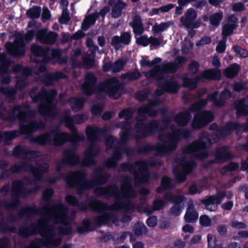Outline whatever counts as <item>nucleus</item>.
Here are the masks:
<instances>
[{"label": "nucleus", "mask_w": 248, "mask_h": 248, "mask_svg": "<svg viewBox=\"0 0 248 248\" xmlns=\"http://www.w3.org/2000/svg\"><path fill=\"white\" fill-rule=\"evenodd\" d=\"M133 232L135 235L137 236H140L143 234H146L148 232V229L144 223H137L134 226Z\"/></svg>", "instance_id": "5fc2aeb1"}, {"label": "nucleus", "mask_w": 248, "mask_h": 248, "mask_svg": "<svg viewBox=\"0 0 248 248\" xmlns=\"http://www.w3.org/2000/svg\"><path fill=\"white\" fill-rule=\"evenodd\" d=\"M221 78V72L219 69L210 68L204 70L200 76L194 78L185 77L183 79V86L190 90L197 88L198 83L204 79L219 80Z\"/></svg>", "instance_id": "4468645a"}, {"label": "nucleus", "mask_w": 248, "mask_h": 248, "mask_svg": "<svg viewBox=\"0 0 248 248\" xmlns=\"http://www.w3.org/2000/svg\"><path fill=\"white\" fill-rule=\"evenodd\" d=\"M5 47L8 54L13 58H19L25 55V45L22 40H16L14 43L8 42Z\"/></svg>", "instance_id": "aec40b11"}, {"label": "nucleus", "mask_w": 248, "mask_h": 248, "mask_svg": "<svg viewBox=\"0 0 248 248\" xmlns=\"http://www.w3.org/2000/svg\"><path fill=\"white\" fill-rule=\"evenodd\" d=\"M215 118L213 112L209 110L200 111L196 113L191 123L192 129L199 130L208 125Z\"/></svg>", "instance_id": "f3484780"}, {"label": "nucleus", "mask_w": 248, "mask_h": 248, "mask_svg": "<svg viewBox=\"0 0 248 248\" xmlns=\"http://www.w3.org/2000/svg\"><path fill=\"white\" fill-rule=\"evenodd\" d=\"M41 8L40 6H34L26 12L27 16L31 19L38 18L41 15Z\"/></svg>", "instance_id": "864d4df0"}, {"label": "nucleus", "mask_w": 248, "mask_h": 248, "mask_svg": "<svg viewBox=\"0 0 248 248\" xmlns=\"http://www.w3.org/2000/svg\"><path fill=\"white\" fill-rule=\"evenodd\" d=\"M239 71L240 65L234 63L224 69V75L227 78L232 79L238 76Z\"/></svg>", "instance_id": "58836bf2"}, {"label": "nucleus", "mask_w": 248, "mask_h": 248, "mask_svg": "<svg viewBox=\"0 0 248 248\" xmlns=\"http://www.w3.org/2000/svg\"><path fill=\"white\" fill-rule=\"evenodd\" d=\"M131 39V35L129 32H123L120 36L115 35L111 38V45L117 49V46L121 43L124 45H129Z\"/></svg>", "instance_id": "72a5a7b5"}, {"label": "nucleus", "mask_w": 248, "mask_h": 248, "mask_svg": "<svg viewBox=\"0 0 248 248\" xmlns=\"http://www.w3.org/2000/svg\"><path fill=\"white\" fill-rule=\"evenodd\" d=\"M45 238H42L44 247L50 246H59L62 243V238L56 237V235H45Z\"/></svg>", "instance_id": "e433bc0d"}, {"label": "nucleus", "mask_w": 248, "mask_h": 248, "mask_svg": "<svg viewBox=\"0 0 248 248\" xmlns=\"http://www.w3.org/2000/svg\"><path fill=\"white\" fill-rule=\"evenodd\" d=\"M66 75L61 71H57L46 75L43 79V81L46 84H50L52 81H57L59 79L64 78Z\"/></svg>", "instance_id": "49530a36"}, {"label": "nucleus", "mask_w": 248, "mask_h": 248, "mask_svg": "<svg viewBox=\"0 0 248 248\" xmlns=\"http://www.w3.org/2000/svg\"><path fill=\"white\" fill-rule=\"evenodd\" d=\"M0 74L7 73L12 61L7 58L6 53L3 52L0 53Z\"/></svg>", "instance_id": "37998d69"}, {"label": "nucleus", "mask_w": 248, "mask_h": 248, "mask_svg": "<svg viewBox=\"0 0 248 248\" xmlns=\"http://www.w3.org/2000/svg\"><path fill=\"white\" fill-rule=\"evenodd\" d=\"M49 205L44 212L51 209L57 213V215L43 219L41 222L32 223L28 226H22L18 229V235L22 238H26L38 233L42 236L45 235H56L55 228L52 225L47 224L50 219L53 220L55 224H62L64 227L60 226L57 230L60 235L66 236L73 234L72 228L68 222L67 213L68 207L62 202H59L52 205ZM41 214V213H40Z\"/></svg>", "instance_id": "f257e3e1"}, {"label": "nucleus", "mask_w": 248, "mask_h": 248, "mask_svg": "<svg viewBox=\"0 0 248 248\" xmlns=\"http://www.w3.org/2000/svg\"><path fill=\"white\" fill-rule=\"evenodd\" d=\"M58 37L57 33L49 31L47 32V30L43 29L39 30L36 35V40L42 44L53 45L57 41Z\"/></svg>", "instance_id": "393cba45"}, {"label": "nucleus", "mask_w": 248, "mask_h": 248, "mask_svg": "<svg viewBox=\"0 0 248 248\" xmlns=\"http://www.w3.org/2000/svg\"><path fill=\"white\" fill-rule=\"evenodd\" d=\"M169 22H161L159 25H155L153 27V31L154 33L164 31L170 26Z\"/></svg>", "instance_id": "338daca9"}, {"label": "nucleus", "mask_w": 248, "mask_h": 248, "mask_svg": "<svg viewBox=\"0 0 248 248\" xmlns=\"http://www.w3.org/2000/svg\"><path fill=\"white\" fill-rule=\"evenodd\" d=\"M200 67L198 62L192 60L188 65V70L192 75H196L199 70Z\"/></svg>", "instance_id": "69168bd1"}, {"label": "nucleus", "mask_w": 248, "mask_h": 248, "mask_svg": "<svg viewBox=\"0 0 248 248\" xmlns=\"http://www.w3.org/2000/svg\"><path fill=\"white\" fill-rule=\"evenodd\" d=\"M223 17V14L222 12L215 13L209 16L210 24L215 26L217 27Z\"/></svg>", "instance_id": "6e6d98bb"}, {"label": "nucleus", "mask_w": 248, "mask_h": 248, "mask_svg": "<svg viewBox=\"0 0 248 248\" xmlns=\"http://www.w3.org/2000/svg\"><path fill=\"white\" fill-rule=\"evenodd\" d=\"M61 122L65 124L66 127L70 129L72 134L66 132H61L59 126L56 125L58 128V133L55 137L56 143L62 146L68 142L77 143L82 140L81 136L78 134V129L75 126L73 121L71 119L70 110H64Z\"/></svg>", "instance_id": "9b49d317"}, {"label": "nucleus", "mask_w": 248, "mask_h": 248, "mask_svg": "<svg viewBox=\"0 0 248 248\" xmlns=\"http://www.w3.org/2000/svg\"><path fill=\"white\" fill-rule=\"evenodd\" d=\"M112 155L111 157L104 161V167L110 169L115 168L118 165V161L122 158V152L120 148L112 146Z\"/></svg>", "instance_id": "c756f323"}, {"label": "nucleus", "mask_w": 248, "mask_h": 248, "mask_svg": "<svg viewBox=\"0 0 248 248\" xmlns=\"http://www.w3.org/2000/svg\"><path fill=\"white\" fill-rule=\"evenodd\" d=\"M172 187V179L168 176H164L161 180L160 186L156 188V192L161 194L166 190L170 189Z\"/></svg>", "instance_id": "c03bdc74"}, {"label": "nucleus", "mask_w": 248, "mask_h": 248, "mask_svg": "<svg viewBox=\"0 0 248 248\" xmlns=\"http://www.w3.org/2000/svg\"><path fill=\"white\" fill-rule=\"evenodd\" d=\"M54 194V190L52 188L46 189L42 195V199L47 203L52 202V197Z\"/></svg>", "instance_id": "e2e57ef3"}, {"label": "nucleus", "mask_w": 248, "mask_h": 248, "mask_svg": "<svg viewBox=\"0 0 248 248\" xmlns=\"http://www.w3.org/2000/svg\"><path fill=\"white\" fill-rule=\"evenodd\" d=\"M30 50L31 54L35 57L42 58V62H50L49 55L50 54L51 49L49 47L33 44L31 46Z\"/></svg>", "instance_id": "a878e982"}, {"label": "nucleus", "mask_w": 248, "mask_h": 248, "mask_svg": "<svg viewBox=\"0 0 248 248\" xmlns=\"http://www.w3.org/2000/svg\"><path fill=\"white\" fill-rule=\"evenodd\" d=\"M226 196L225 191H219L217 195H210L202 199L201 202L205 206L206 210L210 212L215 211L217 209V205L220 204Z\"/></svg>", "instance_id": "5701e85b"}, {"label": "nucleus", "mask_w": 248, "mask_h": 248, "mask_svg": "<svg viewBox=\"0 0 248 248\" xmlns=\"http://www.w3.org/2000/svg\"><path fill=\"white\" fill-rule=\"evenodd\" d=\"M65 201L69 205L77 207L82 212H86L89 208L94 212L101 213L93 218L94 223L98 227L108 225L110 221L115 223L118 221V217L111 212H103L108 208L107 203L95 197H91L85 202H81L78 198L71 194L65 197Z\"/></svg>", "instance_id": "7ed1b4c3"}, {"label": "nucleus", "mask_w": 248, "mask_h": 248, "mask_svg": "<svg viewBox=\"0 0 248 248\" xmlns=\"http://www.w3.org/2000/svg\"><path fill=\"white\" fill-rule=\"evenodd\" d=\"M98 151H93L88 149L84 153V159L80 160L76 148H69L63 152L62 162L66 164V166L73 167L78 165L85 167H89L96 164L95 158L98 156Z\"/></svg>", "instance_id": "6e6552de"}, {"label": "nucleus", "mask_w": 248, "mask_h": 248, "mask_svg": "<svg viewBox=\"0 0 248 248\" xmlns=\"http://www.w3.org/2000/svg\"><path fill=\"white\" fill-rule=\"evenodd\" d=\"M22 108L21 105L15 106L12 110L13 113L9 115L5 119L11 120L17 118L20 122H25L28 119L35 116V112L34 110H23Z\"/></svg>", "instance_id": "412c9836"}, {"label": "nucleus", "mask_w": 248, "mask_h": 248, "mask_svg": "<svg viewBox=\"0 0 248 248\" xmlns=\"http://www.w3.org/2000/svg\"><path fill=\"white\" fill-rule=\"evenodd\" d=\"M197 17V13L194 9L191 8L187 10L185 16H182L181 17L180 21L186 27L189 26L192 21L196 20Z\"/></svg>", "instance_id": "c9c22d12"}, {"label": "nucleus", "mask_w": 248, "mask_h": 248, "mask_svg": "<svg viewBox=\"0 0 248 248\" xmlns=\"http://www.w3.org/2000/svg\"><path fill=\"white\" fill-rule=\"evenodd\" d=\"M127 6V3L122 0H117L112 8V16L115 18L120 17L122 16L123 10Z\"/></svg>", "instance_id": "79ce46f5"}, {"label": "nucleus", "mask_w": 248, "mask_h": 248, "mask_svg": "<svg viewBox=\"0 0 248 248\" xmlns=\"http://www.w3.org/2000/svg\"><path fill=\"white\" fill-rule=\"evenodd\" d=\"M156 164V161L154 159L147 161L142 159L132 163L125 162L120 164L118 171L132 173L136 186L149 184L150 183L151 173L148 168L154 167Z\"/></svg>", "instance_id": "39448f33"}, {"label": "nucleus", "mask_w": 248, "mask_h": 248, "mask_svg": "<svg viewBox=\"0 0 248 248\" xmlns=\"http://www.w3.org/2000/svg\"><path fill=\"white\" fill-rule=\"evenodd\" d=\"M160 103L159 99L149 100L147 104L138 108L137 113L139 115L146 114L151 118L156 117L159 114L162 115L161 122L163 126H160L158 120L156 119L152 120L145 124L143 122L146 120L147 117L145 115H140V118L138 119V122L134 126V131L136 133L134 138L136 140L151 137L157 132L169 129L172 119L170 117L166 116L169 111L168 107L164 106L157 109L152 108L159 105Z\"/></svg>", "instance_id": "f03ea898"}, {"label": "nucleus", "mask_w": 248, "mask_h": 248, "mask_svg": "<svg viewBox=\"0 0 248 248\" xmlns=\"http://www.w3.org/2000/svg\"><path fill=\"white\" fill-rule=\"evenodd\" d=\"M57 94L58 92L54 89L47 91L45 88L42 87L41 93L33 97L31 96L32 102L35 103H37L45 98L48 99V100L41 102L37 106L38 112L40 115L46 117L50 120H53L57 116L59 111L54 103Z\"/></svg>", "instance_id": "0eeeda50"}, {"label": "nucleus", "mask_w": 248, "mask_h": 248, "mask_svg": "<svg viewBox=\"0 0 248 248\" xmlns=\"http://www.w3.org/2000/svg\"><path fill=\"white\" fill-rule=\"evenodd\" d=\"M8 155L15 158L28 160L37 158L40 156L39 151L30 150L27 146L20 144L16 145L13 148L12 153Z\"/></svg>", "instance_id": "6ab92c4d"}, {"label": "nucleus", "mask_w": 248, "mask_h": 248, "mask_svg": "<svg viewBox=\"0 0 248 248\" xmlns=\"http://www.w3.org/2000/svg\"><path fill=\"white\" fill-rule=\"evenodd\" d=\"M118 186L115 184H110L106 186H100L96 187L94 192L97 197L103 196L106 198H109L114 197L115 202L110 206H108V210H116L117 211H124L128 212L129 211H133L135 209L136 205L135 203L131 201H123V199L133 198L132 197H124L120 196L117 197ZM107 210L103 212H107Z\"/></svg>", "instance_id": "423d86ee"}, {"label": "nucleus", "mask_w": 248, "mask_h": 248, "mask_svg": "<svg viewBox=\"0 0 248 248\" xmlns=\"http://www.w3.org/2000/svg\"><path fill=\"white\" fill-rule=\"evenodd\" d=\"M48 207H49V205H45L42 207H37L35 204L27 205L21 208L18 212L17 216L11 215L10 216V219L12 221H15L17 219V218H22L25 216L39 214L44 212Z\"/></svg>", "instance_id": "4be33fe9"}, {"label": "nucleus", "mask_w": 248, "mask_h": 248, "mask_svg": "<svg viewBox=\"0 0 248 248\" xmlns=\"http://www.w3.org/2000/svg\"><path fill=\"white\" fill-rule=\"evenodd\" d=\"M192 118L189 110L185 109L177 113L174 118V121L179 126H186L190 122Z\"/></svg>", "instance_id": "2f4dec72"}, {"label": "nucleus", "mask_w": 248, "mask_h": 248, "mask_svg": "<svg viewBox=\"0 0 248 248\" xmlns=\"http://www.w3.org/2000/svg\"><path fill=\"white\" fill-rule=\"evenodd\" d=\"M214 157L219 163H224L234 158V155L229 151L228 146H223L215 150Z\"/></svg>", "instance_id": "c85d7f7f"}, {"label": "nucleus", "mask_w": 248, "mask_h": 248, "mask_svg": "<svg viewBox=\"0 0 248 248\" xmlns=\"http://www.w3.org/2000/svg\"><path fill=\"white\" fill-rule=\"evenodd\" d=\"M124 88V84L117 78L112 77L107 79L98 86V92L105 93L109 97L117 100L122 93L121 90Z\"/></svg>", "instance_id": "2eb2a0df"}, {"label": "nucleus", "mask_w": 248, "mask_h": 248, "mask_svg": "<svg viewBox=\"0 0 248 248\" xmlns=\"http://www.w3.org/2000/svg\"><path fill=\"white\" fill-rule=\"evenodd\" d=\"M198 216L194 205L191 204L188 205L184 217L186 222L194 223L198 219Z\"/></svg>", "instance_id": "ea45409f"}, {"label": "nucleus", "mask_w": 248, "mask_h": 248, "mask_svg": "<svg viewBox=\"0 0 248 248\" xmlns=\"http://www.w3.org/2000/svg\"><path fill=\"white\" fill-rule=\"evenodd\" d=\"M38 186L27 189L22 180H16L13 181L11 187V201L0 200V206L7 210H15L20 204V197L26 198L29 195L35 193L38 190Z\"/></svg>", "instance_id": "1a4fd4ad"}, {"label": "nucleus", "mask_w": 248, "mask_h": 248, "mask_svg": "<svg viewBox=\"0 0 248 248\" xmlns=\"http://www.w3.org/2000/svg\"><path fill=\"white\" fill-rule=\"evenodd\" d=\"M43 247L44 246L42 241V238H35L31 240L28 245L23 248H41Z\"/></svg>", "instance_id": "680f3d73"}, {"label": "nucleus", "mask_w": 248, "mask_h": 248, "mask_svg": "<svg viewBox=\"0 0 248 248\" xmlns=\"http://www.w3.org/2000/svg\"><path fill=\"white\" fill-rule=\"evenodd\" d=\"M130 25L133 28V31L135 34L141 35L143 32V25L140 16L136 15L133 19L132 23Z\"/></svg>", "instance_id": "4c0bfd02"}, {"label": "nucleus", "mask_w": 248, "mask_h": 248, "mask_svg": "<svg viewBox=\"0 0 248 248\" xmlns=\"http://www.w3.org/2000/svg\"><path fill=\"white\" fill-rule=\"evenodd\" d=\"M127 61L126 60L118 59L112 62L113 69L112 73H116L121 72L124 65L126 64Z\"/></svg>", "instance_id": "bf43d9fd"}, {"label": "nucleus", "mask_w": 248, "mask_h": 248, "mask_svg": "<svg viewBox=\"0 0 248 248\" xmlns=\"http://www.w3.org/2000/svg\"><path fill=\"white\" fill-rule=\"evenodd\" d=\"M237 27V24H226L222 27V35L223 40L226 41L227 38L231 35L234 30Z\"/></svg>", "instance_id": "8fccbe9b"}, {"label": "nucleus", "mask_w": 248, "mask_h": 248, "mask_svg": "<svg viewBox=\"0 0 248 248\" xmlns=\"http://www.w3.org/2000/svg\"><path fill=\"white\" fill-rule=\"evenodd\" d=\"M201 140H196L192 144L186 146L183 149V153H189L192 151H202L198 154L199 158L207 157L208 154L204 151L205 149L211 146L214 143L218 141L217 136L216 134H211L207 131H202L199 136Z\"/></svg>", "instance_id": "f8f14e48"}, {"label": "nucleus", "mask_w": 248, "mask_h": 248, "mask_svg": "<svg viewBox=\"0 0 248 248\" xmlns=\"http://www.w3.org/2000/svg\"><path fill=\"white\" fill-rule=\"evenodd\" d=\"M49 170V165L47 163H41L38 166L22 161L19 164L12 165L9 171L12 174H17L22 171L29 172L33 175L32 180L34 182H40L44 177V174Z\"/></svg>", "instance_id": "ddd939ff"}, {"label": "nucleus", "mask_w": 248, "mask_h": 248, "mask_svg": "<svg viewBox=\"0 0 248 248\" xmlns=\"http://www.w3.org/2000/svg\"><path fill=\"white\" fill-rule=\"evenodd\" d=\"M208 246L210 248H222L221 243H218L216 238L211 234L207 235Z\"/></svg>", "instance_id": "052dcab7"}, {"label": "nucleus", "mask_w": 248, "mask_h": 248, "mask_svg": "<svg viewBox=\"0 0 248 248\" xmlns=\"http://www.w3.org/2000/svg\"><path fill=\"white\" fill-rule=\"evenodd\" d=\"M87 177L86 171L78 170L70 172L65 177L64 181L69 187L75 188L77 194L81 195L96 186L93 178L88 180Z\"/></svg>", "instance_id": "9d476101"}, {"label": "nucleus", "mask_w": 248, "mask_h": 248, "mask_svg": "<svg viewBox=\"0 0 248 248\" xmlns=\"http://www.w3.org/2000/svg\"><path fill=\"white\" fill-rule=\"evenodd\" d=\"M234 109L236 110L237 118L248 116V105L244 99H241L234 103Z\"/></svg>", "instance_id": "f704fd0d"}, {"label": "nucleus", "mask_w": 248, "mask_h": 248, "mask_svg": "<svg viewBox=\"0 0 248 248\" xmlns=\"http://www.w3.org/2000/svg\"><path fill=\"white\" fill-rule=\"evenodd\" d=\"M93 179L96 186L105 185L111 175L108 172H104L101 167H97L93 170Z\"/></svg>", "instance_id": "cd10ccee"}, {"label": "nucleus", "mask_w": 248, "mask_h": 248, "mask_svg": "<svg viewBox=\"0 0 248 248\" xmlns=\"http://www.w3.org/2000/svg\"><path fill=\"white\" fill-rule=\"evenodd\" d=\"M122 183L124 185V190H119L118 188L117 197L122 196L124 197H132L136 198L137 196V192L133 188L131 183V179L128 176H125L122 179Z\"/></svg>", "instance_id": "bb28decb"}, {"label": "nucleus", "mask_w": 248, "mask_h": 248, "mask_svg": "<svg viewBox=\"0 0 248 248\" xmlns=\"http://www.w3.org/2000/svg\"><path fill=\"white\" fill-rule=\"evenodd\" d=\"M179 166L182 171L188 175L193 170L196 166V163L193 161H186L185 158H182L179 163Z\"/></svg>", "instance_id": "a18cd8bd"}, {"label": "nucleus", "mask_w": 248, "mask_h": 248, "mask_svg": "<svg viewBox=\"0 0 248 248\" xmlns=\"http://www.w3.org/2000/svg\"><path fill=\"white\" fill-rule=\"evenodd\" d=\"M134 112L135 109L132 107L124 108L119 112L118 117L120 119L129 121L133 118Z\"/></svg>", "instance_id": "09e8293b"}, {"label": "nucleus", "mask_w": 248, "mask_h": 248, "mask_svg": "<svg viewBox=\"0 0 248 248\" xmlns=\"http://www.w3.org/2000/svg\"><path fill=\"white\" fill-rule=\"evenodd\" d=\"M179 66H176L172 62L162 64L160 70L166 74H173L178 70Z\"/></svg>", "instance_id": "603ef678"}, {"label": "nucleus", "mask_w": 248, "mask_h": 248, "mask_svg": "<svg viewBox=\"0 0 248 248\" xmlns=\"http://www.w3.org/2000/svg\"><path fill=\"white\" fill-rule=\"evenodd\" d=\"M140 76V72L137 71L124 73L122 74L121 78L123 79H127L128 81H133L139 79Z\"/></svg>", "instance_id": "4d7b16f0"}, {"label": "nucleus", "mask_w": 248, "mask_h": 248, "mask_svg": "<svg viewBox=\"0 0 248 248\" xmlns=\"http://www.w3.org/2000/svg\"><path fill=\"white\" fill-rule=\"evenodd\" d=\"M58 133V128L55 126L49 131L38 135L36 136H31L30 141L33 143H36L42 146H45L49 143H52L56 147H59L61 145L56 143L55 137Z\"/></svg>", "instance_id": "dca6fc26"}, {"label": "nucleus", "mask_w": 248, "mask_h": 248, "mask_svg": "<svg viewBox=\"0 0 248 248\" xmlns=\"http://www.w3.org/2000/svg\"><path fill=\"white\" fill-rule=\"evenodd\" d=\"M108 129L106 127L102 128L99 127L89 126L86 129V134L88 140L91 142H94L98 140L99 135L101 133H106Z\"/></svg>", "instance_id": "7c9ffc66"}, {"label": "nucleus", "mask_w": 248, "mask_h": 248, "mask_svg": "<svg viewBox=\"0 0 248 248\" xmlns=\"http://www.w3.org/2000/svg\"><path fill=\"white\" fill-rule=\"evenodd\" d=\"M160 79L164 80V83L162 85V89L165 92L170 93H176L178 92L179 88V84L178 81L173 78H171L169 80L164 78L161 77Z\"/></svg>", "instance_id": "473e14b6"}, {"label": "nucleus", "mask_w": 248, "mask_h": 248, "mask_svg": "<svg viewBox=\"0 0 248 248\" xmlns=\"http://www.w3.org/2000/svg\"><path fill=\"white\" fill-rule=\"evenodd\" d=\"M98 78L92 72H89L84 76V80L81 86V89L87 96H90L95 93L96 91H98L97 83Z\"/></svg>", "instance_id": "a211bd4d"}, {"label": "nucleus", "mask_w": 248, "mask_h": 248, "mask_svg": "<svg viewBox=\"0 0 248 248\" xmlns=\"http://www.w3.org/2000/svg\"><path fill=\"white\" fill-rule=\"evenodd\" d=\"M172 171L174 178L178 183H183L186 180V174L178 167H173Z\"/></svg>", "instance_id": "3c124183"}, {"label": "nucleus", "mask_w": 248, "mask_h": 248, "mask_svg": "<svg viewBox=\"0 0 248 248\" xmlns=\"http://www.w3.org/2000/svg\"><path fill=\"white\" fill-rule=\"evenodd\" d=\"M0 93L7 97H12L16 93V91L12 87H4L0 86Z\"/></svg>", "instance_id": "0e129e2a"}, {"label": "nucleus", "mask_w": 248, "mask_h": 248, "mask_svg": "<svg viewBox=\"0 0 248 248\" xmlns=\"http://www.w3.org/2000/svg\"><path fill=\"white\" fill-rule=\"evenodd\" d=\"M163 198L167 201L173 202L174 205L170 209V213L175 216H179L181 213V203L184 201V196L176 195L171 193H166Z\"/></svg>", "instance_id": "b1692460"}, {"label": "nucleus", "mask_w": 248, "mask_h": 248, "mask_svg": "<svg viewBox=\"0 0 248 248\" xmlns=\"http://www.w3.org/2000/svg\"><path fill=\"white\" fill-rule=\"evenodd\" d=\"M233 49L234 52L242 58H245L248 56V51L238 45L233 46Z\"/></svg>", "instance_id": "774afa93"}, {"label": "nucleus", "mask_w": 248, "mask_h": 248, "mask_svg": "<svg viewBox=\"0 0 248 248\" xmlns=\"http://www.w3.org/2000/svg\"><path fill=\"white\" fill-rule=\"evenodd\" d=\"M92 223L88 218H85L82 219L81 225L78 226L76 229V232L79 234H84L93 231V229L91 228Z\"/></svg>", "instance_id": "de8ad7c7"}, {"label": "nucleus", "mask_w": 248, "mask_h": 248, "mask_svg": "<svg viewBox=\"0 0 248 248\" xmlns=\"http://www.w3.org/2000/svg\"><path fill=\"white\" fill-rule=\"evenodd\" d=\"M225 125L228 128L230 135L233 131L240 132L241 130V124L234 121H229L226 123Z\"/></svg>", "instance_id": "13d9d810"}, {"label": "nucleus", "mask_w": 248, "mask_h": 248, "mask_svg": "<svg viewBox=\"0 0 248 248\" xmlns=\"http://www.w3.org/2000/svg\"><path fill=\"white\" fill-rule=\"evenodd\" d=\"M98 18L99 15L97 13H93L89 15L83 20L81 24V29L84 31L88 30L91 26L95 23Z\"/></svg>", "instance_id": "a19ab883"}, {"label": "nucleus", "mask_w": 248, "mask_h": 248, "mask_svg": "<svg viewBox=\"0 0 248 248\" xmlns=\"http://www.w3.org/2000/svg\"><path fill=\"white\" fill-rule=\"evenodd\" d=\"M191 131L188 128H172L171 133L166 135L167 140L163 143L157 142L154 144L147 143L137 149L139 154H147L155 151L157 156L162 157L175 151L181 139H188L191 136Z\"/></svg>", "instance_id": "20e7f679"}]
</instances>
